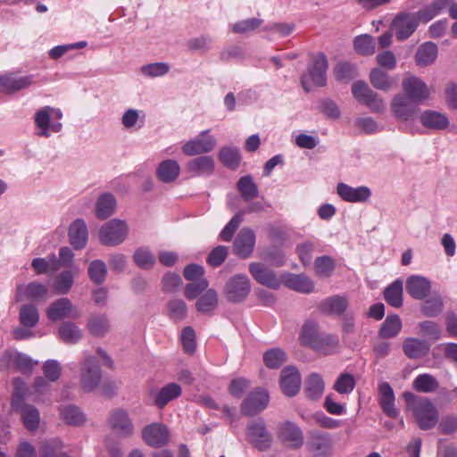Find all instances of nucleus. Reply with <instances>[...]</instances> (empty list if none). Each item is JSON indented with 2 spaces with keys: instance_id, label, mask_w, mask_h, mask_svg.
<instances>
[{
  "instance_id": "63",
  "label": "nucleus",
  "mask_w": 457,
  "mask_h": 457,
  "mask_svg": "<svg viewBox=\"0 0 457 457\" xmlns=\"http://www.w3.org/2000/svg\"><path fill=\"white\" fill-rule=\"evenodd\" d=\"M245 212L240 211L237 214H235L232 219L228 221V223L221 230L220 237L222 240L226 242L231 241L234 233L238 228L239 225L244 220Z\"/></svg>"
},
{
  "instance_id": "12",
  "label": "nucleus",
  "mask_w": 457,
  "mask_h": 457,
  "mask_svg": "<svg viewBox=\"0 0 457 457\" xmlns=\"http://www.w3.org/2000/svg\"><path fill=\"white\" fill-rule=\"evenodd\" d=\"M12 409L19 412L24 427L29 431H36L40 423V413L37 407L25 403L21 398H13Z\"/></svg>"
},
{
  "instance_id": "36",
  "label": "nucleus",
  "mask_w": 457,
  "mask_h": 457,
  "mask_svg": "<svg viewBox=\"0 0 457 457\" xmlns=\"http://www.w3.org/2000/svg\"><path fill=\"white\" fill-rule=\"evenodd\" d=\"M284 283L290 289L303 294H309L314 289L312 280L304 274H288Z\"/></svg>"
},
{
  "instance_id": "58",
  "label": "nucleus",
  "mask_w": 457,
  "mask_h": 457,
  "mask_svg": "<svg viewBox=\"0 0 457 457\" xmlns=\"http://www.w3.org/2000/svg\"><path fill=\"white\" fill-rule=\"evenodd\" d=\"M295 29L292 23H272L263 28L264 31L269 32V39L281 38L290 35Z\"/></svg>"
},
{
  "instance_id": "19",
  "label": "nucleus",
  "mask_w": 457,
  "mask_h": 457,
  "mask_svg": "<svg viewBox=\"0 0 457 457\" xmlns=\"http://www.w3.org/2000/svg\"><path fill=\"white\" fill-rule=\"evenodd\" d=\"M46 315L50 320L56 321L65 318H79L80 312L73 306L70 299L60 298L49 305Z\"/></svg>"
},
{
  "instance_id": "15",
  "label": "nucleus",
  "mask_w": 457,
  "mask_h": 457,
  "mask_svg": "<svg viewBox=\"0 0 457 457\" xmlns=\"http://www.w3.org/2000/svg\"><path fill=\"white\" fill-rule=\"evenodd\" d=\"M278 437L291 449H299L303 445V431L291 421H285L278 426Z\"/></svg>"
},
{
  "instance_id": "21",
  "label": "nucleus",
  "mask_w": 457,
  "mask_h": 457,
  "mask_svg": "<svg viewBox=\"0 0 457 457\" xmlns=\"http://www.w3.org/2000/svg\"><path fill=\"white\" fill-rule=\"evenodd\" d=\"M48 293L49 287L47 285L32 281L27 285L17 286L15 298L17 302H21L25 299L40 301L46 299Z\"/></svg>"
},
{
  "instance_id": "38",
  "label": "nucleus",
  "mask_w": 457,
  "mask_h": 457,
  "mask_svg": "<svg viewBox=\"0 0 457 457\" xmlns=\"http://www.w3.org/2000/svg\"><path fill=\"white\" fill-rule=\"evenodd\" d=\"M403 283L401 278L395 279L384 290L386 302L395 308H400L403 303Z\"/></svg>"
},
{
  "instance_id": "59",
  "label": "nucleus",
  "mask_w": 457,
  "mask_h": 457,
  "mask_svg": "<svg viewBox=\"0 0 457 457\" xmlns=\"http://www.w3.org/2000/svg\"><path fill=\"white\" fill-rule=\"evenodd\" d=\"M286 360V353L279 348H272L263 354V361L270 369H278Z\"/></svg>"
},
{
  "instance_id": "10",
  "label": "nucleus",
  "mask_w": 457,
  "mask_h": 457,
  "mask_svg": "<svg viewBox=\"0 0 457 457\" xmlns=\"http://www.w3.org/2000/svg\"><path fill=\"white\" fill-rule=\"evenodd\" d=\"M211 129L201 131L196 137L182 145V152L187 156L211 153L217 146V139L210 134Z\"/></svg>"
},
{
  "instance_id": "9",
  "label": "nucleus",
  "mask_w": 457,
  "mask_h": 457,
  "mask_svg": "<svg viewBox=\"0 0 457 457\" xmlns=\"http://www.w3.org/2000/svg\"><path fill=\"white\" fill-rule=\"evenodd\" d=\"M251 292V281L245 274L231 276L225 283L223 294L230 303H241Z\"/></svg>"
},
{
  "instance_id": "52",
  "label": "nucleus",
  "mask_w": 457,
  "mask_h": 457,
  "mask_svg": "<svg viewBox=\"0 0 457 457\" xmlns=\"http://www.w3.org/2000/svg\"><path fill=\"white\" fill-rule=\"evenodd\" d=\"M219 159L224 166L236 169L241 160L239 149L237 147L224 146L219 153Z\"/></svg>"
},
{
  "instance_id": "39",
  "label": "nucleus",
  "mask_w": 457,
  "mask_h": 457,
  "mask_svg": "<svg viewBox=\"0 0 457 457\" xmlns=\"http://www.w3.org/2000/svg\"><path fill=\"white\" fill-rule=\"evenodd\" d=\"M444 310L443 298L437 292L429 294L420 305L421 313L429 318L438 316Z\"/></svg>"
},
{
  "instance_id": "11",
  "label": "nucleus",
  "mask_w": 457,
  "mask_h": 457,
  "mask_svg": "<svg viewBox=\"0 0 457 457\" xmlns=\"http://www.w3.org/2000/svg\"><path fill=\"white\" fill-rule=\"evenodd\" d=\"M417 104L403 94H397L391 102V109L397 120L406 125H411L417 119L419 111Z\"/></svg>"
},
{
  "instance_id": "24",
  "label": "nucleus",
  "mask_w": 457,
  "mask_h": 457,
  "mask_svg": "<svg viewBox=\"0 0 457 457\" xmlns=\"http://www.w3.org/2000/svg\"><path fill=\"white\" fill-rule=\"evenodd\" d=\"M249 272L259 284L272 289H278L280 287V280L276 274L260 262H251L249 264Z\"/></svg>"
},
{
  "instance_id": "42",
  "label": "nucleus",
  "mask_w": 457,
  "mask_h": 457,
  "mask_svg": "<svg viewBox=\"0 0 457 457\" xmlns=\"http://www.w3.org/2000/svg\"><path fill=\"white\" fill-rule=\"evenodd\" d=\"M402 328V320L397 314L387 315L381 324L378 336L385 339L395 337L401 332Z\"/></svg>"
},
{
  "instance_id": "44",
  "label": "nucleus",
  "mask_w": 457,
  "mask_h": 457,
  "mask_svg": "<svg viewBox=\"0 0 457 457\" xmlns=\"http://www.w3.org/2000/svg\"><path fill=\"white\" fill-rule=\"evenodd\" d=\"M436 56V45L433 42H426L418 48L415 61L419 66H428L435 62Z\"/></svg>"
},
{
  "instance_id": "48",
  "label": "nucleus",
  "mask_w": 457,
  "mask_h": 457,
  "mask_svg": "<svg viewBox=\"0 0 457 457\" xmlns=\"http://www.w3.org/2000/svg\"><path fill=\"white\" fill-rule=\"evenodd\" d=\"M324 381L320 375L311 374L305 380V393L308 398L319 399L324 392Z\"/></svg>"
},
{
  "instance_id": "35",
  "label": "nucleus",
  "mask_w": 457,
  "mask_h": 457,
  "mask_svg": "<svg viewBox=\"0 0 457 457\" xmlns=\"http://www.w3.org/2000/svg\"><path fill=\"white\" fill-rule=\"evenodd\" d=\"M403 353L410 359L424 357L429 351V345L425 340L408 337L403 344Z\"/></svg>"
},
{
  "instance_id": "8",
  "label": "nucleus",
  "mask_w": 457,
  "mask_h": 457,
  "mask_svg": "<svg viewBox=\"0 0 457 457\" xmlns=\"http://www.w3.org/2000/svg\"><path fill=\"white\" fill-rule=\"evenodd\" d=\"M245 436L247 442L260 452L268 451L273 442V436L262 419L248 423Z\"/></svg>"
},
{
  "instance_id": "31",
  "label": "nucleus",
  "mask_w": 457,
  "mask_h": 457,
  "mask_svg": "<svg viewBox=\"0 0 457 457\" xmlns=\"http://www.w3.org/2000/svg\"><path fill=\"white\" fill-rule=\"evenodd\" d=\"M186 170L194 176H209L214 170V161L208 155L198 156L187 163Z\"/></svg>"
},
{
  "instance_id": "1",
  "label": "nucleus",
  "mask_w": 457,
  "mask_h": 457,
  "mask_svg": "<svg viewBox=\"0 0 457 457\" xmlns=\"http://www.w3.org/2000/svg\"><path fill=\"white\" fill-rule=\"evenodd\" d=\"M299 340L302 345L323 354H330L339 344L337 337L321 332L318 322L313 320H307L303 323Z\"/></svg>"
},
{
  "instance_id": "25",
  "label": "nucleus",
  "mask_w": 457,
  "mask_h": 457,
  "mask_svg": "<svg viewBox=\"0 0 457 457\" xmlns=\"http://www.w3.org/2000/svg\"><path fill=\"white\" fill-rule=\"evenodd\" d=\"M255 245V234L252 228H243L234 241V252L240 258H248Z\"/></svg>"
},
{
  "instance_id": "49",
  "label": "nucleus",
  "mask_w": 457,
  "mask_h": 457,
  "mask_svg": "<svg viewBox=\"0 0 457 457\" xmlns=\"http://www.w3.org/2000/svg\"><path fill=\"white\" fill-rule=\"evenodd\" d=\"M60 415L67 424L72 426L81 425L86 420L80 409L72 404L62 406L60 408Z\"/></svg>"
},
{
  "instance_id": "7",
  "label": "nucleus",
  "mask_w": 457,
  "mask_h": 457,
  "mask_svg": "<svg viewBox=\"0 0 457 457\" xmlns=\"http://www.w3.org/2000/svg\"><path fill=\"white\" fill-rule=\"evenodd\" d=\"M128 234V224L124 220L112 219L100 228L99 240L104 245L116 246L125 241Z\"/></svg>"
},
{
  "instance_id": "57",
  "label": "nucleus",
  "mask_w": 457,
  "mask_h": 457,
  "mask_svg": "<svg viewBox=\"0 0 457 457\" xmlns=\"http://www.w3.org/2000/svg\"><path fill=\"white\" fill-rule=\"evenodd\" d=\"M135 263L143 270L153 268L155 263V257L146 247L137 248L133 255Z\"/></svg>"
},
{
  "instance_id": "16",
  "label": "nucleus",
  "mask_w": 457,
  "mask_h": 457,
  "mask_svg": "<svg viewBox=\"0 0 457 457\" xmlns=\"http://www.w3.org/2000/svg\"><path fill=\"white\" fill-rule=\"evenodd\" d=\"M332 439L328 433L313 431L306 444L308 451L313 457H327L331 454Z\"/></svg>"
},
{
  "instance_id": "26",
  "label": "nucleus",
  "mask_w": 457,
  "mask_h": 457,
  "mask_svg": "<svg viewBox=\"0 0 457 457\" xmlns=\"http://www.w3.org/2000/svg\"><path fill=\"white\" fill-rule=\"evenodd\" d=\"M301 383V376L296 368L288 366L282 370L280 386L286 395L289 397L295 395L300 390Z\"/></svg>"
},
{
  "instance_id": "22",
  "label": "nucleus",
  "mask_w": 457,
  "mask_h": 457,
  "mask_svg": "<svg viewBox=\"0 0 457 457\" xmlns=\"http://www.w3.org/2000/svg\"><path fill=\"white\" fill-rule=\"evenodd\" d=\"M431 281L421 275H411L405 281L407 294L415 300H424L431 293Z\"/></svg>"
},
{
  "instance_id": "29",
  "label": "nucleus",
  "mask_w": 457,
  "mask_h": 457,
  "mask_svg": "<svg viewBox=\"0 0 457 457\" xmlns=\"http://www.w3.org/2000/svg\"><path fill=\"white\" fill-rule=\"evenodd\" d=\"M395 400L391 386L387 382L381 383L378 386V403L383 411L392 419L396 418L399 414V411L395 405Z\"/></svg>"
},
{
  "instance_id": "61",
  "label": "nucleus",
  "mask_w": 457,
  "mask_h": 457,
  "mask_svg": "<svg viewBox=\"0 0 457 457\" xmlns=\"http://www.w3.org/2000/svg\"><path fill=\"white\" fill-rule=\"evenodd\" d=\"M73 285V276L70 270L61 272L54 279V289L59 295L69 293Z\"/></svg>"
},
{
  "instance_id": "45",
  "label": "nucleus",
  "mask_w": 457,
  "mask_h": 457,
  "mask_svg": "<svg viewBox=\"0 0 457 457\" xmlns=\"http://www.w3.org/2000/svg\"><path fill=\"white\" fill-rule=\"evenodd\" d=\"M59 337L66 344H77L82 337L81 329L71 321L61 324L58 329Z\"/></svg>"
},
{
  "instance_id": "17",
  "label": "nucleus",
  "mask_w": 457,
  "mask_h": 457,
  "mask_svg": "<svg viewBox=\"0 0 457 457\" xmlns=\"http://www.w3.org/2000/svg\"><path fill=\"white\" fill-rule=\"evenodd\" d=\"M270 396L266 390L257 388L250 393L241 405V411L245 416H253L264 410L269 403Z\"/></svg>"
},
{
  "instance_id": "51",
  "label": "nucleus",
  "mask_w": 457,
  "mask_h": 457,
  "mask_svg": "<svg viewBox=\"0 0 457 457\" xmlns=\"http://www.w3.org/2000/svg\"><path fill=\"white\" fill-rule=\"evenodd\" d=\"M20 322L26 328L35 327L39 320L37 307L32 303L24 304L19 312Z\"/></svg>"
},
{
  "instance_id": "55",
  "label": "nucleus",
  "mask_w": 457,
  "mask_h": 457,
  "mask_svg": "<svg viewBox=\"0 0 457 457\" xmlns=\"http://www.w3.org/2000/svg\"><path fill=\"white\" fill-rule=\"evenodd\" d=\"M87 274L93 283L103 284L107 276L106 264L101 260L92 261L88 265Z\"/></svg>"
},
{
  "instance_id": "41",
  "label": "nucleus",
  "mask_w": 457,
  "mask_h": 457,
  "mask_svg": "<svg viewBox=\"0 0 457 457\" xmlns=\"http://www.w3.org/2000/svg\"><path fill=\"white\" fill-rule=\"evenodd\" d=\"M110 320L104 313L92 314L87 321L89 332L96 337H104L110 331Z\"/></svg>"
},
{
  "instance_id": "46",
  "label": "nucleus",
  "mask_w": 457,
  "mask_h": 457,
  "mask_svg": "<svg viewBox=\"0 0 457 457\" xmlns=\"http://www.w3.org/2000/svg\"><path fill=\"white\" fill-rule=\"evenodd\" d=\"M218 305V294L212 289H207L195 303L196 310L201 313H211Z\"/></svg>"
},
{
  "instance_id": "40",
  "label": "nucleus",
  "mask_w": 457,
  "mask_h": 457,
  "mask_svg": "<svg viewBox=\"0 0 457 457\" xmlns=\"http://www.w3.org/2000/svg\"><path fill=\"white\" fill-rule=\"evenodd\" d=\"M124 129L133 132L139 130L145 124V114L137 109H128L120 118Z\"/></svg>"
},
{
  "instance_id": "53",
  "label": "nucleus",
  "mask_w": 457,
  "mask_h": 457,
  "mask_svg": "<svg viewBox=\"0 0 457 457\" xmlns=\"http://www.w3.org/2000/svg\"><path fill=\"white\" fill-rule=\"evenodd\" d=\"M170 70L169 63L164 62H152L140 67V73L145 78L154 79L165 76Z\"/></svg>"
},
{
  "instance_id": "47",
  "label": "nucleus",
  "mask_w": 457,
  "mask_h": 457,
  "mask_svg": "<svg viewBox=\"0 0 457 457\" xmlns=\"http://www.w3.org/2000/svg\"><path fill=\"white\" fill-rule=\"evenodd\" d=\"M237 187L242 198L246 202L254 199L259 194L258 187L250 175L241 177L237 181Z\"/></svg>"
},
{
  "instance_id": "62",
  "label": "nucleus",
  "mask_w": 457,
  "mask_h": 457,
  "mask_svg": "<svg viewBox=\"0 0 457 457\" xmlns=\"http://www.w3.org/2000/svg\"><path fill=\"white\" fill-rule=\"evenodd\" d=\"M169 317L175 320H182L186 318L187 308L186 303L181 299H173L168 303Z\"/></svg>"
},
{
  "instance_id": "33",
  "label": "nucleus",
  "mask_w": 457,
  "mask_h": 457,
  "mask_svg": "<svg viewBox=\"0 0 457 457\" xmlns=\"http://www.w3.org/2000/svg\"><path fill=\"white\" fill-rule=\"evenodd\" d=\"M420 120L425 128L432 130H442L449 125L446 115L431 110L423 112L420 116Z\"/></svg>"
},
{
  "instance_id": "28",
  "label": "nucleus",
  "mask_w": 457,
  "mask_h": 457,
  "mask_svg": "<svg viewBox=\"0 0 457 457\" xmlns=\"http://www.w3.org/2000/svg\"><path fill=\"white\" fill-rule=\"evenodd\" d=\"M33 83V76H15L6 74L0 76V91L12 94L29 87Z\"/></svg>"
},
{
  "instance_id": "54",
  "label": "nucleus",
  "mask_w": 457,
  "mask_h": 457,
  "mask_svg": "<svg viewBox=\"0 0 457 457\" xmlns=\"http://www.w3.org/2000/svg\"><path fill=\"white\" fill-rule=\"evenodd\" d=\"M370 79L371 85L379 90L387 91L394 85V80L378 68H375L370 71Z\"/></svg>"
},
{
  "instance_id": "3",
  "label": "nucleus",
  "mask_w": 457,
  "mask_h": 457,
  "mask_svg": "<svg viewBox=\"0 0 457 457\" xmlns=\"http://www.w3.org/2000/svg\"><path fill=\"white\" fill-rule=\"evenodd\" d=\"M62 112L59 108L46 105L37 109L33 116L35 135L48 138L53 133H59L62 129Z\"/></svg>"
},
{
  "instance_id": "5",
  "label": "nucleus",
  "mask_w": 457,
  "mask_h": 457,
  "mask_svg": "<svg viewBox=\"0 0 457 457\" xmlns=\"http://www.w3.org/2000/svg\"><path fill=\"white\" fill-rule=\"evenodd\" d=\"M102 379V370L96 357L93 355L85 356L80 362L79 381L85 392L96 390Z\"/></svg>"
},
{
  "instance_id": "43",
  "label": "nucleus",
  "mask_w": 457,
  "mask_h": 457,
  "mask_svg": "<svg viewBox=\"0 0 457 457\" xmlns=\"http://www.w3.org/2000/svg\"><path fill=\"white\" fill-rule=\"evenodd\" d=\"M347 306L348 302L345 297L335 295L323 300L320 304V310L326 314L340 315Z\"/></svg>"
},
{
  "instance_id": "32",
  "label": "nucleus",
  "mask_w": 457,
  "mask_h": 457,
  "mask_svg": "<svg viewBox=\"0 0 457 457\" xmlns=\"http://www.w3.org/2000/svg\"><path fill=\"white\" fill-rule=\"evenodd\" d=\"M4 359L9 367H12L22 373L30 372L33 366L37 364V361H33L27 354L19 352H6Z\"/></svg>"
},
{
  "instance_id": "34",
  "label": "nucleus",
  "mask_w": 457,
  "mask_h": 457,
  "mask_svg": "<svg viewBox=\"0 0 457 457\" xmlns=\"http://www.w3.org/2000/svg\"><path fill=\"white\" fill-rule=\"evenodd\" d=\"M116 204V199L112 194H101L96 202V216L100 220H105L109 218L114 213Z\"/></svg>"
},
{
  "instance_id": "6",
  "label": "nucleus",
  "mask_w": 457,
  "mask_h": 457,
  "mask_svg": "<svg viewBox=\"0 0 457 457\" xmlns=\"http://www.w3.org/2000/svg\"><path fill=\"white\" fill-rule=\"evenodd\" d=\"M352 94L358 103L367 106L372 112L382 113L386 110L384 100L362 80L353 83Z\"/></svg>"
},
{
  "instance_id": "14",
  "label": "nucleus",
  "mask_w": 457,
  "mask_h": 457,
  "mask_svg": "<svg viewBox=\"0 0 457 457\" xmlns=\"http://www.w3.org/2000/svg\"><path fill=\"white\" fill-rule=\"evenodd\" d=\"M419 20L415 13L402 12L395 17L392 21L396 38L400 41L407 39L419 26Z\"/></svg>"
},
{
  "instance_id": "18",
  "label": "nucleus",
  "mask_w": 457,
  "mask_h": 457,
  "mask_svg": "<svg viewBox=\"0 0 457 457\" xmlns=\"http://www.w3.org/2000/svg\"><path fill=\"white\" fill-rule=\"evenodd\" d=\"M404 96L420 104L429 96V89L426 83L416 76L405 78L402 82Z\"/></svg>"
},
{
  "instance_id": "30",
  "label": "nucleus",
  "mask_w": 457,
  "mask_h": 457,
  "mask_svg": "<svg viewBox=\"0 0 457 457\" xmlns=\"http://www.w3.org/2000/svg\"><path fill=\"white\" fill-rule=\"evenodd\" d=\"M182 393L181 386L177 383H170L156 392H152L151 396L154 404L159 408H164L170 401L177 399Z\"/></svg>"
},
{
  "instance_id": "20",
  "label": "nucleus",
  "mask_w": 457,
  "mask_h": 457,
  "mask_svg": "<svg viewBox=\"0 0 457 457\" xmlns=\"http://www.w3.org/2000/svg\"><path fill=\"white\" fill-rule=\"evenodd\" d=\"M337 193L342 200L347 203H365L371 196V190L367 186L351 187L340 182L337 186Z\"/></svg>"
},
{
  "instance_id": "27",
  "label": "nucleus",
  "mask_w": 457,
  "mask_h": 457,
  "mask_svg": "<svg viewBox=\"0 0 457 457\" xmlns=\"http://www.w3.org/2000/svg\"><path fill=\"white\" fill-rule=\"evenodd\" d=\"M68 237L70 244L76 250L83 249L88 240V229L84 220L77 219L69 227Z\"/></svg>"
},
{
  "instance_id": "60",
  "label": "nucleus",
  "mask_w": 457,
  "mask_h": 457,
  "mask_svg": "<svg viewBox=\"0 0 457 457\" xmlns=\"http://www.w3.org/2000/svg\"><path fill=\"white\" fill-rule=\"evenodd\" d=\"M335 269V261L328 255L316 258L314 261V270L319 277H329Z\"/></svg>"
},
{
  "instance_id": "37",
  "label": "nucleus",
  "mask_w": 457,
  "mask_h": 457,
  "mask_svg": "<svg viewBox=\"0 0 457 457\" xmlns=\"http://www.w3.org/2000/svg\"><path fill=\"white\" fill-rule=\"evenodd\" d=\"M180 167L177 161L167 159L162 161L157 167L156 174L158 179L165 183L176 180L179 175Z\"/></svg>"
},
{
  "instance_id": "56",
  "label": "nucleus",
  "mask_w": 457,
  "mask_h": 457,
  "mask_svg": "<svg viewBox=\"0 0 457 457\" xmlns=\"http://www.w3.org/2000/svg\"><path fill=\"white\" fill-rule=\"evenodd\" d=\"M353 46L358 54L361 55H371L375 53L376 43L371 36L364 34L354 38Z\"/></svg>"
},
{
  "instance_id": "4",
  "label": "nucleus",
  "mask_w": 457,
  "mask_h": 457,
  "mask_svg": "<svg viewBox=\"0 0 457 457\" xmlns=\"http://www.w3.org/2000/svg\"><path fill=\"white\" fill-rule=\"evenodd\" d=\"M328 60L323 53L318 54L308 67L307 72L301 77V85L305 92H310L312 86L322 87L327 81Z\"/></svg>"
},
{
  "instance_id": "13",
  "label": "nucleus",
  "mask_w": 457,
  "mask_h": 457,
  "mask_svg": "<svg viewBox=\"0 0 457 457\" xmlns=\"http://www.w3.org/2000/svg\"><path fill=\"white\" fill-rule=\"evenodd\" d=\"M110 429L120 437H129L133 434V423L125 410L115 409L110 412L107 420Z\"/></svg>"
},
{
  "instance_id": "64",
  "label": "nucleus",
  "mask_w": 457,
  "mask_h": 457,
  "mask_svg": "<svg viewBox=\"0 0 457 457\" xmlns=\"http://www.w3.org/2000/svg\"><path fill=\"white\" fill-rule=\"evenodd\" d=\"M62 444L57 439H50L44 441L40 446V453L42 457H60L62 453Z\"/></svg>"
},
{
  "instance_id": "23",
  "label": "nucleus",
  "mask_w": 457,
  "mask_h": 457,
  "mask_svg": "<svg viewBox=\"0 0 457 457\" xmlns=\"http://www.w3.org/2000/svg\"><path fill=\"white\" fill-rule=\"evenodd\" d=\"M142 437L148 445L158 448L168 443L169 432L165 425L154 422L143 428Z\"/></svg>"
},
{
  "instance_id": "50",
  "label": "nucleus",
  "mask_w": 457,
  "mask_h": 457,
  "mask_svg": "<svg viewBox=\"0 0 457 457\" xmlns=\"http://www.w3.org/2000/svg\"><path fill=\"white\" fill-rule=\"evenodd\" d=\"M412 386L418 392L432 393L438 388L439 383L431 374L424 373L415 378L412 382Z\"/></svg>"
},
{
  "instance_id": "2",
  "label": "nucleus",
  "mask_w": 457,
  "mask_h": 457,
  "mask_svg": "<svg viewBox=\"0 0 457 457\" xmlns=\"http://www.w3.org/2000/svg\"><path fill=\"white\" fill-rule=\"evenodd\" d=\"M403 398L407 409L412 413L418 427L422 430L433 428L438 422L436 407L427 397L418 398L411 392H404Z\"/></svg>"
}]
</instances>
